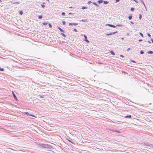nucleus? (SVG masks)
Instances as JSON below:
<instances>
[{"mask_svg": "<svg viewBox=\"0 0 153 153\" xmlns=\"http://www.w3.org/2000/svg\"><path fill=\"white\" fill-rule=\"evenodd\" d=\"M140 53L141 54H143L144 53V52L143 51L141 50L140 51Z\"/></svg>", "mask_w": 153, "mask_h": 153, "instance_id": "nucleus-24", "label": "nucleus"}, {"mask_svg": "<svg viewBox=\"0 0 153 153\" xmlns=\"http://www.w3.org/2000/svg\"><path fill=\"white\" fill-rule=\"evenodd\" d=\"M86 7H85L83 6L82 7V9H86Z\"/></svg>", "mask_w": 153, "mask_h": 153, "instance_id": "nucleus-32", "label": "nucleus"}, {"mask_svg": "<svg viewBox=\"0 0 153 153\" xmlns=\"http://www.w3.org/2000/svg\"><path fill=\"white\" fill-rule=\"evenodd\" d=\"M47 1H49V0H47Z\"/></svg>", "mask_w": 153, "mask_h": 153, "instance_id": "nucleus-55", "label": "nucleus"}, {"mask_svg": "<svg viewBox=\"0 0 153 153\" xmlns=\"http://www.w3.org/2000/svg\"><path fill=\"white\" fill-rule=\"evenodd\" d=\"M103 3L105 4H107L108 3V2L107 1H104L103 2Z\"/></svg>", "mask_w": 153, "mask_h": 153, "instance_id": "nucleus-15", "label": "nucleus"}, {"mask_svg": "<svg viewBox=\"0 0 153 153\" xmlns=\"http://www.w3.org/2000/svg\"><path fill=\"white\" fill-rule=\"evenodd\" d=\"M130 50V48H128V49H127V51H128L129 50Z\"/></svg>", "mask_w": 153, "mask_h": 153, "instance_id": "nucleus-49", "label": "nucleus"}, {"mask_svg": "<svg viewBox=\"0 0 153 153\" xmlns=\"http://www.w3.org/2000/svg\"><path fill=\"white\" fill-rule=\"evenodd\" d=\"M48 24V23L47 22H43L42 23V25H47Z\"/></svg>", "mask_w": 153, "mask_h": 153, "instance_id": "nucleus-14", "label": "nucleus"}, {"mask_svg": "<svg viewBox=\"0 0 153 153\" xmlns=\"http://www.w3.org/2000/svg\"><path fill=\"white\" fill-rule=\"evenodd\" d=\"M143 4L144 5V6L145 7V8H146V5H145V4L144 3H143Z\"/></svg>", "mask_w": 153, "mask_h": 153, "instance_id": "nucleus-43", "label": "nucleus"}, {"mask_svg": "<svg viewBox=\"0 0 153 153\" xmlns=\"http://www.w3.org/2000/svg\"><path fill=\"white\" fill-rule=\"evenodd\" d=\"M141 3H142V4H143V3H144V2H143V0H141Z\"/></svg>", "mask_w": 153, "mask_h": 153, "instance_id": "nucleus-51", "label": "nucleus"}, {"mask_svg": "<svg viewBox=\"0 0 153 153\" xmlns=\"http://www.w3.org/2000/svg\"><path fill=\"white\" fill-rule=\"evenodd\" d=\"M72 14V13H69V15H70V14Z\"/></svg>", "mask_w": 153, "mask_h": 153, "instance_id": "nucleus-54", "label": "nucleus"}, {"mask_svg": "<svg viewBox=\"0 0 153 153\" xmlns=\"http://www.w3.org/2000/svg\"><path fill=\"white\" fill-rule=\"evenodd\" d=\"M119 1H120V0H116L115 2L116 3L117 2H119Z\"/></svg>", "mask_w": 153, "mask_h": 153, "instance_id": "nucleus-42", "label": "nucleus"}, {"mask_svg": "<svg viewBox=\"0 0 153 153\" xmlns=\"http://www.w3.org/2000/svg\"><path fill=\"white\" fill-rule=\"evenodd\" d=\"M84 37L85 39H87V37L86 35H84Z\"/></svg>", "mask_w": 153, "mask_h": 153, "instance_id": "nucleus-27", "label": "nucleus"}, {"mask_svg": "<svg viewBox=\"0 0 153 153\" xmlns=\"http://www.w3.org/2000/svg\"><path fill=\"white\" fill-rule=\"evenodd\" d=\"M1 2V0H0V2Z\"/></svg>", "mask_w": 153, "mask_h": 153, "instance_id": "nucleus-57", "label": "nucleus"}, {"mask_svg": "<svg viewBox=\"0 0 153 153\" xmlns=\"http://www.w3.org/2000/svg\"><path fill=\"white\" fill-rule=\"evenodd\" d=\"M142 144L144 146H146L147 148H152L153 147V146L152 144L147 143H143Z\"/></svg>", "mask_w": 153, "mask_h": 153, "instance_id": "nucleus-1", "label": "nucleus"}, {"mask_svg": "<svg viewBox=\"0 0 153 153\" xmlns=\"http://www.w3.org/2000/svg\"><path fill=\"white\" fill-rule=\"evenodd\" d=\"M142 17V15L141 14H140L139 15V18L140 19H141Z\"/></svg>", "mask_w": 153, "mask_h": 153, "instance_id": "nucleus-22", "label": "nucleus"}, {"mask_svg": "<svg viewBox=\"0 0 153 153\" xmlns=\"http://www.w3.org/2000/svg\"><path fill=\"white\" fill-rule=\"evenodd\" d=\"M134 8L132 7V8H131V9H130V10L131 11H134Z\"/></svg>", "mask_w": 153, "mask_h": 153, "instance_id": "nucleus-25", "label": "nucleus"}, {"mask_svg": "<svg viewBox=\"0 0 153 153\" xmlns=\"http://www.w3.org/2000/svg\"><path fill=\"white\" fill-rule=\"evenodd\" d=\"M41 6L42 7V8H44V7H45V5H43V4H41Z\"/></svg>", "mask_w": 153, "mask_h": 153, "instance_id": "nucleus-38", "label": "nucleus"}, {"mask_svg": "<svg viewBox=\"0 0 153 153\" xmlns=\"http://www.w3.org/2000/svg\"><path fill=\"white\" fill-rule=\"evenodd\" d=\"M139 34L141 36V37H143V33L141 32H140Z\"/></svg>", "mask_w": 153, "mask_h": 153, "instance_id": "nucleus-19", "label": "nucleus"}, {"mask_svg": "<svg viewBox=\"0 0 153 153\" xmlns=\"http://www.w3.org/2000/svg\"><path fill=\"white\" fill-rule=\"evenodd\" d=\"M91 3V1H89L88 2L87 4H89Z\"/></svg>", "mask_w": 153, "mask_h": 153, "instance_id": "nucleus-37", "label": "nucleus"}, {"mask_svg": "<svg viewBox=\"0 0 153 153\" xmlns=\"http://www.w3.org/2000/svg\"><path fill=\"white\" fill-rule=\"evenodd\" d=\"M115 132H117V133H120V132L118 131H117V130H115Z\"/></svg>", "mask_w": 153, "mask_h": 153, "instance_id": "nucleus-40", "label": "nucleus"}, {"mask_svg": "<svg viewBox=\"0 0 153 153\" xmlns=\"http://www.w3.org/2000/svg\"><path fill=\"white\" fill-rule=\"evenodd\" d=\"M110 52L112 55H115V53L113 51H110Z\"/></svg>", "mask_w": 153, "mask_h": 153, "instance_id": "nucleus-13", "label": "nucleus"}, {"mask_svg": "<svg viewBox=\"0 0 153 153\" xmlns=\"http://www.w3.org/2000/svg\"><path fill=\"white\" fill-rule=\"evenodd\" d=\"M49 27L50 28H51L52 27V25L50 24H48Z\"/></svg>", "mask_w": 153, "mask_h": 153, "instance_id": "nucleus-33", "label": "nucleus"}, {"mask_svg": "<svg viewBox=\"0 0 153 153\" xmlns=\"http://www.w3.org/2000/svg\"><path fill=\"white\" fill-rule=\"evenodd\" d=\"M42 18V15H40L38 16V18L39 19H41Z\"/></svg>", "mask_w": 153, "mask_h": 153, "instance_id": "nucleus-18", "label": "nucleus"}, {"mask_svg": "<svg viewBox=\"0 0 153 153\" xmlns=\"http://www.w3.org/2000/svg\"><path fill=\"white\" fill-rule=\"evenodd\" d=\"M147 35H148V36L149 37H151V35H150L149 33H148V34H147Z\"/></svg>", "mask_w": 153, "mask_h": 153, "instance_id": "nucleus-39", "label": "nucleus"}, {"mask_svg": "<svg viewBox=\"0 0 153 153\" xmlns=\"http://www.w3.org/2000/svg\"><path fill=\"white\" fill-rule=\"evenodd\" d=\"M130 22L132 24H134V23L132 21H131Z\"/></svg>", "mask_w": 153, "mask_h": 153, "instance_id": "nucleus-53", "label": "nucleus"}, {"mask_svg": "<svg viewBox=\"0 0 153 153\" xmlns=\"http://www.w3.org/2000/svg\"><path fill=\"white\" fill-rule=\"evenodd\" d=\"M61 35H62V36L63 37H66V35H65V34L64 33H61L60 34Z\"/></svg>", "mask_w": 153, "mask_h": 153, "instance_id": "nucleus-16", "label": "nucleus"}, {"mask_svg": "<svg viewBox=\"0 0 153 153\" xmlns=\"http://www.w3.org/2000/svg\"><path fill=\"white\" fill-rule=\"evenodd\" d=\"M117 33V31L114 32H111L112 35L114 34H115L116 33Z\"/></svg>", "mask_w": 153, "mask_h": 153, "instance_id": "nucleus-30", "label": "nucleus"}, {"mask_svg": "<svg viewBox=\"0 0 153 153\" xmlns=\"http://www.w3.org/2000/svg\"><path fill=\"white\" fill-rule=\"evenodd\" d=\"M147 53L148 54H152L153 53V51H148L147 52Z\"/></svg>", "mask_w": 153, "mask_h": 153, "instance_id": "nucleus-11", "label": "nucleus"}, {"mask_svg": "<svg viewBox=\"0 0 153 153\" xmlns=\"http://www.w3.org/2000/svg\"><path fill=\"white\" fill-rule=\"evenodd\" d=\"M11 3L12 4H19V3L18 2H13V1H12Z\"/></svg>", "mask_w": 153, "mask_h": 153, "instance_id": "nucleus-10", "label": "nucleus"}, {"mask_svg": "<svg viewBox=\"0 0 153 153\" xmlns=\"http://www.w3.org/2000/svg\"><path fill=\"white\" fill-rule=\"evenodd\" d=\"M143 4L144 5V6L145 7V8H146V5H145V4L144 3H143Z\"/></svg>", "mask_w": 153, "mask_h": 153, "instance_id": "nucleus-45", "label": "nucleus"}, {"mask_svg": "<svg viewBox=\"0 0 153 153\" xmlns=\"http://www.w3.org/2000/svg\"><path fill=\"white\" fill-rule=\"evenodd\" d=\"M106 26H108L110 27H113L114 28H115L116 27V26H115V25H112L109 24H106Z\"/></svg>", "mask_w": 153, "mask_h": 153, "instance_id": "nucleus-3", "label": "nucleus"}, {"mask_svg": "<svg viewBox=\"0 0 153 153\" xmlns=\"http://www.w3.org/2000/svg\"><path fill=\"white\" fill-rule=\"evenodd\" d=\"M120 56L122 57H124V56L123 55H120Z\"/></svg>", "mask_w": 153, "mask_h": 153, "instance_id": "nucleus-47", "label": "nucleus"}, {"mask_svg": "<svg viewBox=\"0 0 153 153\" xmlns=\"http://www.w3.org/2000/svg\"><path fill=\"white\" fill-rule=\"evenodd\" d=\"M38 96L41 98H43L45 97L44 95H39Z\"/></svg>", "mask_w": 153, "mask_h": 153, "instance_id": "nucleus-8", "label": "nucleus"}, {"mask_svg": "<svg viewBox=\"0 0 153 153\" xmlns=\"http://www.w3.org/2000/svg\"><path fill=\"white\" fill-rule=\"evenodd\" d=\"M103 2V0H98L97 1V2L99 3V4H101V3H102Z\"/></svg>", "mask_w": 153, "mask_h": 153, "instance_id": "nucleus-9", "label": "nucleus"}, {"mask_svg": "<svg viewBox=\"0 0 153 153\" xmlns=\"http://www.w3.org/2000/svg\"><path fill=\"white\" fill-rule=\"evenodd\" d=\"M110 130L114 132H115V130L114 129H110Z\"/></svg>", "mask_w": 153, "mask_h": 153, "instance_id": "nucleus-31", "label": "nucleus"}, {"mask_svg": "<svg viewBox=\"0 0 153 153\" xmlns=\"http://www.w3.org/2000/svg\"><path fill=\"white\" fill-rule=\"evenodd\" d=\"M92 3L93 4H94V5H96L97 6H98V5L95 2H93Z\"/></svg>", "mask_w": 153, "mask_h": 153, "instance_id": "nucleus-26", "label": "nucleus"}, {"mask_svg": "<svg viewBox=\"0 0 153 153\" xmlns=\"http://www.w3.org/2000/svg\"><path fill=\"white\" fill-rule=\"evenodd\" d=\"M106 35L107 36H109V35H112L111 32L109 33H107L106 34Z\"/></svg>", "mask_w": 153, "mask_h": 153, "instance_id": "nucleus-23", "label": "nucleus"}, {"mask_svg": "<svg viewBox=\"0 0 153 153\" xmlns=\"http://www.w3.org/2000/svg\"><path fill=\"white\" fill-rule=\"evenodd\" d=\"M58 29H59V30L62 32H65L64 30H63L62 29H61L60 27H58Z\"/></svg>", "mask_w": 153, "mask_h": 153, "instance_id": "nucleus-6", "label": "nucleus"}, {"mask_svg": "<svg viewBox=\"0 0 153 153\" xmlns=\"http://www.w3.org/2000/svg\"><path fill=\"white\" fill-rule=\"evenodd\" d=\"M84 41L86 42L87 43H89V41L87 39H84Z\"/></svg>", "mask_w": 153, "mask_h": 153, "instance_id": "nucleus-28", "label": "nucleus"}, {"mask_svg": "<svg viewBox=\"0 0 153 153\" xmlns=\"http://www.w3.org/2000/svg\"><path fill=\"white\" fill-rule=\"evenodd\" d=\"M4 70L3 68H0V71H4Z\"/></svg>", "mask_w": 153, "mask_h": 153, "instance_id": "nucleus-35", "label": "nucleus"}, {"mask_svg": "<svg viewBox=\"0 0 153 153\" xmlns=\"http://www.w3.org/2000/svg\"><path fill=\"white\" fill-rule=\"evenodd\" d=\"M151 41L153 43V39H151Z\"/></svg>", "mask_w": 153, "mask_h": 153, "instance_id": "nucleus-52", "label": "nucleus"}, {"mask_svg": "<svg viewBox=\"0 0 153 153\" xmlns=\"http://www.w3.org/2000/svg\"><path fill=\"white\" fill-rule=\"evenodd\" d=\"M146 11H147V9H146Z\"/></svg>", "mask_w": 153, "mask_h": 153, "instance_id": "nucleus-56", "label": "nucleus"}, {"mask_svg": "<svg viewBox=\"0 0 153 153\" xmlns=\"http://www.w3.org/2000/svg\"><path fill=\"white\" fill-rule=\"evenodd\" d=\"M87 19H82V20H79V22H86L87 21Z\"/></svg>", "mask_w": 153, "mask_h": 153, "instance_id": "nucleus-12", "label": "nucleus"}, {"mask_svg": "<svg viewBox=\"0 0 153 153\" xmlns=\"http://www.w3.org/2000/svg\"><path fill=\"white\" fill-rule=\"evenodd\" d=\"M61 14L62 16H64L65 14V12H63Z\"/></svg>", "mask_w": 153, "mask_h": 153, "instance_id": "nucleus-34", "label": "nucleus"}, {"mask_svg": "<svg viewBox=\"0 0 153 153\" xmlns=\"http://www.w3.org/2000/svg\"><path fill=\"white\" fill-rule=\"evenodd\" d=\"M138 41H139V42H141V41H142V39H139V40Z\"/></svg>", "mask_w": 153, "mask_h": 153, "instance_id": "nucleus-46", "label": "nucleus"}, {"mask_svg": "<svg viewBox=\"0 0 153 153\" xmlns=\"http://www.w3.org/2000/svg\"><path fill=\"white\" fill-rule=\"evenodd\" d=\"M136 3H138V2L137 0H133Z\"/></svg>", "mask_w": 153, "mask_h": 153, "instance_id": "nucleus-48", "label": "nucleus"}, {"mask_svg": "<svg viewBox=\"0 0 153 153\" xmlns=\"http://www.w3.org/2000/svg\"><path fill=\"white\" fill-rule=\"evenodd\" d=\"M132 16L131 15V16H129L128 17V18L129 19V20H131L132 19Z\"/></svg>", "mask_w": 153, "mask_h": 153, "instance_id": "nucleus-17", "label": "nucleus"}, {"mask_svg": "<svg viewBox=\"0 0 153 153\" xmlns=\"http://www.w3.org/2000/svg\"><path fill=\"white\" fill-rule=\"evenodd\" d=\"M24 113L25 114V115H26L27 116L30 115L33 117H36L35 116H34L31 114H29L28 112H24Z\"/></svg>", "mask_w": 153, "mask_h": 153, "instance_id": "nucleus-2", "label": "nucleus"}, {"mask_svg": "<svg viewBox=\"0 0 153 153\" xmlns=\"http://www.w3.org/2000/svg\"><path fill=\"white\" fill-rule=\"evenodd\" d=\"M62 23L63 25H65L66 23L65 21H63L62 22Z\"/></svg>", "mask_w": 153, "mask_h": 153, "instance_id": "nucleus-29", "label": "nucleus"}, {"mask_svg": "<svg viewBox=\"0 0 153 153\" xmlns=\"http://www.w3.org/2000/svg\"><path fill=\"white\" fill-rule=\"evenodd\" d=\"M131 62H133V63H136V62L135 61H134V60H131Z\"/></svg>", "mask_w": 153, "mask_h": 153, "instance_id": "nucleus-41", "label": "nucleus"}, {"mask_svg": "<svg viewBox=\"0 0 153 153\" xmlns=\"http://www.w3.org/2000/svg\"><path fill=\"white\" fill-rule=\"evenodd\" d=\"M12 94H13V98H14V99H15L16 100H17V97H16V95L15 94L14 92L13 91H12Z\"/></svg>", "mask_w": 153, "mask_h": 153, "instance_id": "nucleus-4", "label": "nucleus"}, {"mask_svg": "<svg viewBox=\"0 0 153 153\" xmlns=\"http://www.w3.org/2000/svg\"><path fill=\"white\" fill-rule=\"evenodd\" d=\"M143 4L144 5V6L145 7V8H146V5H145V4L144 3H143Z\"/></svg>", "mask_w": 153, "mask_h": 153, "instance_id": "nucleus-44", "label": "nucleus"}, {"mask_svg": "<svg viewBox=\"0 0 153 153\" xmlns=\"http://www.w3.org/2000/svg\"><path fill=\"white\" fill-rule=\"evenodd\" d=\"M73 31H75V32H77V30L76 29H75V28L74 29Z\"/></svg>", "mask_w": 153, "mask_h": 153, "instance_id": "nucleus-36", "label": "nucleus"}, {"mask_svg": "<svg viewBox=\"0 0 153 153\" xmlns=\"http://www.w3.org/2000/svg\"><path fill=\"white\" fill-rule=\"evenodd\" d=\"M131 115H126L125 117L126 118H131Z\"/></svg>", "mask_w": 153, "mask_h": 153, "instance_id": "nucleus-7", "label": "nucleus"}, {"mask_svg": "<svg viewBox=\"0 0 153 153\" xmlns=\"http://www.w3.org/2000/svg\"><path fill=\"white\" fill-rule=\"evenodd\" d=\"M77 25H78V23H69V25L70 26L73 25L76 26Z\"/></svg>", "mask_w": 153, "mask_h": 153, "instance_id": "nucleus-5", "label": "nucleus"}, {"mask_svg": "<svg viewBox=\"0 0 153 153\" xmlns=\"http://www.w3.org/2000/svg\"><path fill=\"white\" fill-rule=\"evenodd\" d=\"M23 12L22 11H19V14L20 15H22L23 14Z\"/></svg>", "mask_w": 153, "mask_h": 153, "instance_id": "nucleus-20", "label": "nucleus"}, {"mask_svg": "<svg viewBox=\"0 0 153 153\" xmlns=\"http://www.w3.org/2000/svg\"><path fill=\"white\" fill-rule=\"evenodd\" d=\"M147 42H148V43H151V42L150 41H146Z\"/></svg>", "mask_w": 153, "mask_h": 153, "instance_id": "nucleus-50", "label": "nucleus"}, {"mask_svg": "<svg viewBox=\"0 0 153 153\" xmlns=\"http://www.w3.org/2000/svg\"><path fill=\"white\" fill-rule=\"evenodd\" d=\"M116 26H118V27H121L122 25H121V24H118V25H116Z\"/></svg>", "mask_w": 153, "mask_h": 153, "instance_id": "nucleus-21", "label": "nucleus"}]
</instances>
